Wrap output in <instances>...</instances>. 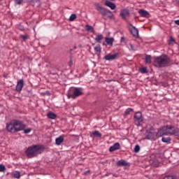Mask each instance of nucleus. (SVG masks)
Masks as SVG:
<instances>
[{
    "mask_svg": "<svg viewBox=\"0 0 179 179\" xmlns=\"http://www.w3.org/2000/svg\"><path fill=\"white\" fill-rule=\"evenodd\" d=\"M26 128V124L23 122L17 120H13L9 123L6 124V129L8 132H20Z\"/></svg>",
    "mask_w": 179,
    "mask_h": 179,
    "instance_id": "f257e3e1",
    "label": "nucleus"
},
{
    "mask_svg": "<svg viewBox=\"0 0 179 179\" xmlns=\"http://www.w3.org/2000/svg\"><path fill=\"white\" fill-rule=\"evenodd\" d=\"M179 134V129L171 126V125H166L164 126L162 129L158 130V135L160 136H169L170 135L171 136H177Z\"/></svg>",
    "mask_w": 179,
    "mask_h": 179,
    "instance_id": "f03ea898",
    "label": "nucleus"
},
{
    "mask_svg": "<svg viewBox=\"0 0 179 179\" xmlns=\"http://www.w3.org/2000/svg\"><path fill=\"white\" fill-rule=\"evenodd\" d=\"M170 62H171L170 57L166 55L154 57V66L156 68H164L169 66Z\"/></svg>",
    "mask_w": 179,
    "mask_h": 179,
    "instance_id": "7ed1b4c3",
    "label": "nucleus"
},
{
    "mask_svg": "<svg viewBox=\"0 0 179 179\" xmlns=\"http://www.w3.org/2000/svg\"><path fill=\"white\" fill-rule=\"evenodd\" d=\"M41 154V147H40V145H33L31 147H29L25 151V155H27L29 159L36 157V156H38V155Z\"/></svg>",
    "mask_w": 179,
    "mask_h": 179,
    "instance_id": "20e7f679",
    "label": "nucleus"
},
{
    "mask_svg": "<svg viewBox=\"0 0 179 179\" xmlns=\"http://www.w3.org/2000/svg\"><path fill=\"white\" fill-rule=\"evenodd\" d=\"M96 10H98V12H99V13H101L102 16H107L108 19H113L114 17V15L113 14V13L106 9V8L101 6L99 4L96 6Z\"/></svg>",
    "mask_w": 179,
    "mask_h": 179,
    "instance_id": "39448f33",
    "label": "nucleus"
},
{
    "mask_svg": "<svg viewBox=\"0 0 179 179\" xmlns=\"http://www.w3.org/2000/svg\"><path fill=\"white\" fill-rule=\"evenodd\" d=\"M143 122V116H142V113L141 112H136L134 115V123L135 125H137V127H139V125H141Z\"/></svg>",
    "mask_w": 179,
    "mask_h": 179,
    "instance_id": "423d86ee",
    "label": "nucleus"
},
{
    "mask_svg": "<svg viewBox=\"0 0 179 179\" xmlns=\"http://www.w3.org/2000/svg\"><path fill=\"white\" fill-rule=\"evenodd\" d=\"M145 139H148L150 141H156L157 139V133L153 130H148L145 133Z\"/></svg>",
    "mask_w": 179,
    "mask_h": 179,
    "instance_id": "0eeeda50",
    "label": "nucleus"
},
{
    "mask_svg": "<svg viewBox=\"0 0 179 179\" xmlns=\"http://www.w3.org/2000/svg\"><path fill=\"white\" fill-rule=\"evenodd\" d=\"M82 88L76 87L74 88L73 94H68V99H75L76 97H79V96H82Z\"/></svg>",
    "mask_w": 179,
    "mask_h": 179,
    "instance_id": "6e6552de",
    "label": "nucleus"
},
{
    "mask_svg": "<svg viewBox=\"0 0 179 179\" xmlns=\"http://www.w3.org/2000/svg\"><path fill=\"white\" fill-rule=\"evenodd\" d=\"M23 86H24V80L23 79L18 80L15 86V90L20 93L23 90Z\"/></svg>",
    "mask_w": 179,
    "mask_h": 179,
    "instance_id": "1a4fd4ad",
    "label": "nucleus"
},
{
    "mask_svg": "<svg viewBox=\"0 0 179 179\" xmlns=\"http://www.w3.org/2000/svg\"><path fill=\"white\" fill-rule=\"evenodd\" d=\"M129 30L134 37H139V31L136 29V27H135V26L132 25V24H129Z\"/></svg>",
    "mask_w": 179,
    "mask_h": 179,
    "instance_id": "9d476101",
    "label": "nucleus"
},
{
    "mask_svg": "<svg viewBox=\"0 0 179 179\" xmlns=\"http://www.w3.org/2000/svg\"><path fill=\"white\" fill-rule=\"evenodd\" d=\"M117 55L118 53H115L113 55L108 54L103 57V59L106 61H114V59L117 58Z\"/></svg>",
    "mask_w": 179,
    "mask_h": 179,
    "instance_id": "9b49d317",
    "label": "nucleus"
},
{
    "mask_svg": "<svg viewBox=\"0 0 179 179\" xmlns=\"http://www.w3.org/2000/svg\"><path fill=\"white\" fill-rule=\"evenodd\" d=\"M117 166L119 167H129V163L127 162V161L122 159L119 160L116 163Z\"/></svg>",
    "mask_w": 179,
    "mask_h": 179,
    "instance_id": "f8f14e48",
    "label": "nucleus"
},
{
    "mask_svg": "<svg viewBox=\"0 0 179 179\" xmlns=\"http://www.w3.org/2000/svg\"><path fill=\"white\" fill-rule=\"evenodd\" d=\"M105 6H108V8H110L112 10H114V9H115V8H117V6L115 5V3L106 0L105 2Z\"/></svg>",
    "mask_w": 179,
    "mask_h": 179,
    "instance_id": "ddd939ff",
    "label": "nucleus"
},
{
    "mask_svg": "<svg viewBox=\"0 0 179 179\" xmlns=\"http://www.w3.org/2000/svg\"><path fill=\"white\" fill-rule=\"evenodd\" d=\"M121 148L120 143H115L114 145L110 147L109 152H115V150H118Z\"/></svg>",
    "mask_w": 179,
    "mask_h": 179,
    "instance_id": "4468645a",
    "label": "nucleus"
},
{
    "mask_svg": "<svg viewBox=\"0 0 179 179\" xmlns=\"http://www.w3.org/2000/svg\"><path fill=\"white\" fill-rule=\"evenodd\" d=\"M120 16L122 17V19H127V17L129 16V10H122L120 12Z\"/></svg>",
    "mask_w": 179,
    "mask_h": 179,
    "instance_id": "2eb2a0df",
    "label": "nucleus"
},
{
    "mask_svg": "<svg viewBox=\"0 0 179 179\" xmlns=\"http://www.w3.org/2000/svg\"><path fill=\"white\" fill-rule=\"evenodd\" d=\"M105 41H106L107 45H110V47H113V44L114 43V38L106 37V38H105Z\"/></svg>",
    "mask_w": 179,
    "mask_h": 179,
    "instance_id": "dca6fc26",
    "label": "nucleus"
},
{
    "mask_svg": "<svg viewBox=\"0 0 179 179\" xmlns=\"http://www.w3.org/2000/svg\"><path fill=\"white\" fill-rule=\"evenodd\" d=\"M138 13L141 17H148L149 16V12L145 10H139Z\"/></svg>",
    "mask_w": 179,
    "mask_h": 179,
    "instance_id": "f3484780",
    "label": "nucleus"
},
{
    "mask_svg": "<svg viewBox=\"0 0 179 179\" xmlns=\"http://www.w3.org/2000/svg\"><path fill=\"white\" fill-rule=\"evenodd\" d=\"M94 50L95 52V54H97L98 55H100L101 54V46L98 44L94 48Z\"/></svg>",
    "mask_w": 179,
    "mask_h": 179,
    "instance_id": "a211bd4d",
    "label": "nucleus"
},
{
    "mask_svg": "<svg viewBox=\"0 0 179 179\" xmlns=\"http://www.w3.org/2000/svg\"><path fill=\"white\" fill-rule=\"evenodd\" d=\"M104 37L103 36V34H100L96 36L94 38L95 43H101V40H103Z\"/></svg>",
    "mask_w": 179,
    "mask_h": 179,
    "instance_id": "6ab92c4d",
    "label": "nucleus"
},
{
    "mask_svg": "<svg viewBox=\"0 0 179 179\" xmlns=\"http://www.w3.org/2000/svg\"><path fill=\"white\" fill-rule=\"evenodd\" d=\"M62 142H64V136H60L55 139V143L57 145V146H59Z\"/></svg>",
    "mask_w": 179,
    "mask_h": 179,
    "instance_id": "aec40b11",
    "label": "nucleus"
},
{
    "mask_svg": "<svg viewBox=\"0 0 179 179\" xmlns=\"http://www.w3.org/2000/svg\"><path fill=\"white\" fill-rule=\"evenodd\" d=\"M47 117H48L50 120H55L57 118V115L52 112H50L47 114Z\"/></svg>",
    "mask_w": 179,
    "mask_h": 179,
    "instance_id": "412c9836",
    "label": "nucleus"
},
{
    "mask_svg": "<svg viewBox=\"0 0 179 179\" xmlns=\"http://www.w3.org/2000/svg\"><path fill=\"white\" fill-rule=\"evenodd\" d=\"M12 177H13V178H17V179L20 178V171H15L12 173Z\"/></svg>",
    "mask_w": 179,
    "mask_h": 179,
    "instance_id": "4be33fe9",
    "label": "nucleus"
},
{
    "mask_svg": "<svg viewBox=\"0 0 179 179\" xmlns=\"http://www.w3.org/2000/svg\"><path fill=\"white\" fill-rule=\"evenodd\" d=\"M162 141L164 142V143H170L171 142V138L170 137H162Z\"/></svg>",
    "mask_w": 179,
    "mask_h": 179,
    "instance_id": "5701e85b",
    "label": "nucleus"
},
{
    "mask_svg": "<svg viewBox=\"0 0 179 179\" xmlns=\"http://www.w3.org/2000/svg\"><path fill=\"white\" fill-rule=\"evenodd\" d=\"M152 62V57L150 55L145 56V64H150Z\"/></svg>",
    "mask_w": 179,
    "mask_h": 179,
    "instance_id": "b1692460",
    "label": "nucleus"
},
{
    "mask_svg": "<svg viewBox=\"0 0 179 179\" xmlns=\"http://www.w3.org/2000/svg\"><path fill=\"white\" fill-rule=\"evenodd\" d=\"M85 29L87 30V31H90V33H93V27L87 24L85 26Z\"/></svg>",
    "mask_w": 179,
    "mask_h": 179,
    "instance_id": "393cba45",
    "label": "nucleus"
},
{
    "mask_svg": "<svg viewBox=\"0 0 179 179\" xmlns=\"http://www.w3.org/2000/svg\"><path fill=\"white\" fill-rule=\"evenodd\" d=\"M92 135H94V136H98V138H101V133L99 131H93Z\"/></svg>",
    "mask_w": 179,
    "mask_h": 179,
    "instance_id": "a878e982",
    "label": "nucleus"
},
{
    "mask_svg": "<svg viewBox=\"0 0 179 179\" xmlns=\"http://www.w3.org/2000/svg\"><path fill=\"white\" fill-rule=\"evenodd\" d=\"M132 111H134V109L131 108H127L124 112V115H129Z\"/></svg>",
    "mask_w": 179,
    "mask_h": 179,
    "instance_id": "bb28decb",
    "label": "nucleus"
},
{
    "mask_svg": "<svg viewBox=\"0 0 179 179\" xmlns=\"http://www.w3.org/2000/svg\"><path fill=\"white\" fill-rule=\"evenodd\" d=\"M6 171V167L3 164H0V173H5Z\"/></svg>",
    "mask_w": 179,
    "mask_h": 179,
    "instance_id": "cd10ccee",
    "label": "nucleus"
},
{
    "mask_svg": "<svg viewBox=\"0 0 179 179\" xmlns=\"http://www.w3.org/2000/svg\"><path fill=\"white\" fill-rule=\"evenodd\" d=\"M76 19V14H71L69 18V22H73Z\"/></svg>",
    "mask_w": 179,
    "mask_h": 179,
    "instance_id": "c85d7f7f",
    "label": "nucleus"
},
{
    "mask_svg": "<svg viewBox=\"0 0 179 179\" xmlns=\"http://www.w3.org/2000/svg\"><path fill=\"white\" fill-rule=\"evenodd\" d=\"M141 73H148V68L143 67L140 69Z\"/></svg>",
    "mask_w": 179,
    "mask_h": 179,
    "instance_id": "c756f323",
    "label": "nucleus"
},
{
    "mask_svg": "<svg viewBox=\"0 0 179 179\" xmlns=\"http://www.w3.org/2000/svg\"><path fill=\"white\" fill-rule=\"evenodd\" d=\"M139 150H141V146L136 145L134 148V153H138Z\"/></svg>",
    "mask_w": 179,
    "mask_h": 179,
    "instance_id": "7c9ffc66",
    "label": "nucleus"
},
{
    "mask_svg": "<svg viewBox=\"0 0 179 179\" xmlns=\"http://www.w3.org/2000/svg\"><path fill=\"white\" fill-rule=\"evenodd\" d=\"M24 0H15L16 5H23Z\"/></svg>",
    "mask_w": 179,
    "mask_h": 179,
    "instance_id": "2f4dec72",
    "label": "nucleus"
},
{
    "mask_svg": "<svg viewBox=\"0 0 179 179\" xmlns=\"http://www.w3.org/2000/svg\"><path fill=\"white\" fill-rule=\"evenodd\" d=\"M130 46V50L131 51H136V49H135V46H134V45H132L131 43L129 44Z\"/></svg>",
    "mask_w": 179,
    "mask_h": 179,
    "instance_id": "473e14b6",
    "label": "nucleus"
},
{
    "mask_svg": "<svg viewBox=\"0 0 179 179\" xmlns=\"http://www.w3.org/2000/svg\"><path fill=\"white\" fill-rule=\"evenodd\" d=\"M30 132H31V129H24V134H30Z\"/></svg>",
    "mask_w": 179,
    "mask_h": 179,
    "instance_id": "72a5a7b5",
    "label": "nucleus"
},
{
    "mask_svg": "<svg viewBox=\"0 0 179 179\" xmlns=\"http://www.w3.org/2000/svg\"><path fill=\"white\" fill-rule=\"evenodd\" d=\"M20 37L24 40V41H26L27 39V35H21Z\"/></svg>",
    "mask_w": 179,
    "mask_h": 179,
    "instance_id": "f704fd0d",
    "label": "nucleus"
},
{
    "mask_svg": "<svg viewBox=\"0 0 179 179\" xmlns=\"http://www.w3.org/2000/svg\"><path fill=\"white\" fill-rule=\"evenodd\" d=\"M164 179H173L172 176H166Z\"/></svg>",
    "mask_w": 179,
    "mask_h": 179,
    "instance_id": "c9c22d12",
    "label": "nucleus"
},
{
    "mask_svg": "<svg viewBox=\"0 0 179 179\" xmlns=\"http://www.w3.org/2000/svg\"><path fill=\"white\" fill-rule=\"evenodd\" d=\"M89 173H90V170H88L84 172V175L86 176V174H88Z\"/></svg>",
    "mask_w": 179,
    "mask_h": 179,
    "instance_id": "e433bc0d",
    "label": "nucleus"
},
{
    "mask_svg": "<svg viewBox=\"0 0 179 179\" xmlns=\"http://www.w3.org/2000/svg\"><path fill=\"white\" fill-rule=\"evenodd\" d=\"M175 23L179 26V20H175Z\"/></svg>",
    "mask_w": 179,
    "mask_h": 179,
    "instance_id": "4c0bfd02",
    "label": "nucleus"
},
{
    "mask_svg": "<svg viewBox=\"0 0 179 179\" xmlns=\"http://www.w3.org/2000/svg\"><path fill=\"white\" fill-rule=\"evenodd\" d=\"M45 94H50V92L47 91V92H45Z\"/></svg>",
    "mask_w": 179,
    "mask_h": 179,
    "instance_id": "58836bf2",
    "label": "nucleus"
},
{
    "mask_svg": "<svg viewBox=\"0 0 179 179\" xmlns=\"http://www.w3.org/2000/svg\"><path fill=\"white\" fill-rule=\"evenodd\" d=\"M103 45H107L106 44V43H103Z\"/></svg>",
    "mask_w": 179,
    "mask_h": 179,
    "instance_id": "ea45409f",
    "label": "nucleus"
},
{
    "mask_svg": "<svg viewBox=\"0 0 179 179\" xmlns=\"http://www.w3.org/2000/svg\"><path fill=\"white\" fill-rule=\"evenodd\" d=\"M21 30H22V31L24 30V28H21Z\"/></svg>",
    "mask_w": 179,
    "mask_h": 179,
    "instance_id": "a19ab883",
    "label": "nucleus"
},
{
    "mask_svg": "<svg viewBox=\"0 0 179 179\" xmlns=\"http://www.w3.org/2000/svg\"><path fill=\"white\" fill-rule=\"evenodd\" d=\"M74 49H76V46H74Z\"/></svg>",
    "mask_w": 179,
    "mask_h": 179,
    "instance_id": "79ce46f5",
    "label": "nucleus"
},
{
    "mask_svg": "<svg viewBox=\"0 0 179 179\" xmlns=\"http://www.w3.org/2000/svg\"><path fill=\"white\" fill-rule=\"evenodd\" d=\"M71 51H73V50H72V49H71Z\"/></svg>",
    "mask_w": 179,
    "mask_h": 179,
    "instance_id": "37998d69",
    "label": "nucleus"
}]
</instances>
